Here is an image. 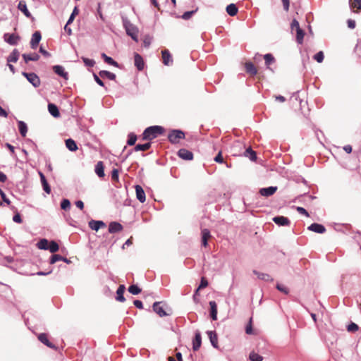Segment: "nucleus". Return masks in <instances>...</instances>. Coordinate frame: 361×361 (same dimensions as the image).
Returning <instances> with one entry per match:
<instances>
[{"instance_id":"f257e3e1","label":"nucleus","mask_w":361,"mask_h":361,"mask_svg":"<svg viewBox=\"0 0 361 361\" xmlns=\"http://www.w3.org/2000/svg\"><path fill=\"white\" fill-rule=\"evenodd\" d=\"M152 307L159 316H169L173 313L172 308L164 301L155 302Z\"/></svg>"},{"instance_id":"f03ea898","label":"nucleus","mask_w":361,"mask_h":361,"mask_svg":"<svg viewBox=\"0 0 361 361\" xmlns=\"http://www.w3.org/2000/svg\"><path fill=\"white\" fill-rule=\"evenodd\" d=\"M164 133V128L159 126L147 128L142 134L143 140H152Z\"/></svg>"},{"instance_id":"7ed1b4c3","label":"nucleus","mask_w":361,"mask_h":361,"mask_svg":"<svg viewBox=\"0 0 361 361\" xmlns=\"http://www.w3.org/2000/svg\"><path fill=\"white\" fill-rule=\"evenodd\" d=\"M184 138L185 133L180 130H172L168 135V139L172 144H177Z\"/></svg>"},{"instance_id":"20e7f679","label":"nucleus","mask_w":361,"mask_h":361,"mask_svg":"<svg viewBox=\"0 0 361 361\" xmlns=\"http://www.w3.org/2000/svg\"><path fill=\"white\" fill-rule=\"evenodd\" d=\"M23 75L34 87H37L40 85V79L35 73L23 72Z\"/></svg>"},{"instance_id":"39448f33","label":"nucleus","mask_w":361,"mask_h":361,"mask_svg":"<svg viewBox=\"0 0 361 361\" xmlns=\"http://www.w3.org/2000/svg\"><path fill=\"white\" fill-rule=\"evenodd\" d=\"M125 27L126 30V33L128 35L130 36L132 39L135 41H137V29L130 23L125 24Z\"/></svg>"},{"instance_id":"423d86ee","label":"nucleus","mask_w":361,"mask_h":361,"mask_svg":"<svg viewBox=\"0 0 361 361\" xmlns=\"http://www.w3.org/2000/svg\"><path fill=\"white\" fill-rule=\"evenodd\" d=\"M162 61L165 66H170L173 63V59L169 51L164 49L161 51Z\"/></svg>"},{"instance_id":"0eeeda50","label":"nucleus","mask_w":361,"mask_h":361,"mask_svg":"<svg viewBox=\"0 0 361 361\" xmlns=\"http://www.w3.org/2000/svg\"><path fill=\"white\" fill-rule=\"evenodd\" d=\"M38 339L41 343H42L43 344H44L45 345H47V347H49L51 349L56 350L57 348L54 344H53L52 343H51L49 341V339L47 338V335L46 334H44V333L39 334L38 336Z\"/></svg>"},{"instance_id":"6e6552de","label":"nucleus","mask_w":361,"mask_h":361,"mask_svg":"<svg viewBox=\"0 0 361 361\" xmlns=\"http://www.w3.org/2000/svg\"><path fill=\"white\" fill-rule=\"evenodd\" d=\"M4 40L11 45H15L18 43L20 37L15 34L6 33L4 35Z\"/></svg>"},{"instance_id":"1a4fd4ad","label":"nucleus","mask_w":361,"mask_h":361,"mask_svg":"<svg viewBox=\"0 0 361 361\" xmlns=\"http://www.w3.org/2000/svg\"><path fill=\"white\" fill-rule=\"evenodd\" d=\"M277 191V187L271 186L269 188H264L259 190V194L262 196L269 197L273 195Z\"/></svg>"},{"instance_id":"9d476101","label":"nucleus","mask_w":361,"mask_h":361,"mask_svg":"<svg viewBox=\"0 0 361 361\" xmlns=\"http://www.w3.org/2000/svg\"><path fill=\"white\" fill-rule=\"evenodd\" d=\"M42 36L39 31H36L33 33L30 41L31 48L35 49L41 40Z\"/></svg>"},{"instance_id":"9b49d317","label":"nucleus","mask_w":361,"mask_h":361,"mask_svg":"<svg viewBox=\"0 0 361 361\" xmlns=\"http://www.w3.org/2000/svg\"><path fill=\"white\" fill-rule=\"evenodd\" d=\"M202 337L200 332L197 331L195 334V337L192 340V349L194 351H197L201 346Z\"/></svg>"},{"instance_id":"f8f14e48","label":"nucleus","mask_w":361,"mask_h":361,"mask_svg":"<svg viewBox=\"0 0 361 361\" xmlns=\"http://www.w3.org/2000/svg\"><path fill=\"white\" fill-rule=\"evenodd\" d=\"M273 221L279 226H289L290 220L283 216H278L273 218Z\"/></svg>"},{"instance_id":"ddd939ff","label":"nucleus","mask_w":361,"mask_h":361,"mask_svg":"<svg viewBox=\"0 0 361 361\" xmlns=\"http://www.w3.org/2000/svg\"><path fill=\"white\" fill-rule=\"evenodd\" d=\"M245 71L250 76H255L257 74V68L252 62L245 63Z\"/></svg>"},{"instance_id":"4468645a","label":"nucleus","mask_w":361,"mask_h":361,"mask_svg":"<svg viewBox=\"0 0 361 361\" xmlns=\"http://www.w3.org/2000/svg\"><path fill=\"white\" fill-rule=\"evenodd\" d=\"M178 155L184 160H192L193 159L192 152L184 148L179 149Z\"/></svg>"},{"instance_id":"2eb2a0df","label":"nucleus","mask_w":361,"mask_h":361,"mask_svg":"<svg viewBox=\"0 0 361 361\" xmlns=\"http://www.w3.org/2000/svg\"><path fill=\"white\" fill-rule=\"evenodd\" d=\"M134 63L139 71H142L145 66V63L142 57L137 53L134 54Z\"/></svg>"},{"instance_id":"dca6fc26","label":"nucleus","mask_w":361,"mask_h":361,"mask_svg":"<svg viewBox=\"0 0 361 361\" xmlns=\"http://www.w3.org/2000/svg\"><path fill=\"white\" fill-rule=\"evenodd\" d=\"M135 192L137 199L142 203L145 202L146 200L145 193L140 185H135Z\"/></svg>"},{"instance_id":"f3484780","label":"nucleus","mask_w":361,"mask_h":361,"mask_svg":"<svg viewBox=\"0 0 361 361\" xmlns=\"http://www.w3.org/2000/svg\"><path fill=\"white\" fill-rule=\"evenodd\" d=\"M207 334L209 336V338L212 345L214 348H216V349L219 348L218 338H217V335H216V332L214 331H207Z\"/></svg>"},{"instance_id":"a211bd4d","label":"nucleus","mask_w":361,"mask_h":361,"mask_svg":"<svg viewBox=\"0 0 361 361\" xmlns=\"http://www.w3.org/2000/svg\"><path fill=\"white\" fill-rule=\"evenodd\" d=\"M308 229L311 231L317 233H324L326 231L325 227L322 225L317 223L312 224L309 227Z\"/></svg>"},{"instance_id":"6ab92c4d","label":"nucleus","mask_w":361,"mask_h":361,"mask_svg":"<svg viewBox=\"0 0 361 361\" xmlns=\"http://www.w3.org/2000/svg\"><path fill=\"white\" fill-rule=\"evenodd\" d=\"M123 230V226L116 221L111 222L109 226V232L111 233H117Z\"/></svg>"},{"instance_id":"aec40b11","label":"nucleus","mask_w":361,"mask_h":361,"mask_svg":"<svg viewBox=\"0 0 361 361\" xmlns=\"http://www.w3.org/2000/svg\"><path fill=\"white\" fill-rule=\"evenodd\" d=\"M210 231L207 228L202 230V245L204 247L208 245V240L211 238Z\"/></svg>"},{"instance_id":"412c9836","label":"nucleus","mask_w":361,"mask_h":361,"mask_svg":"<svg viewBox=\"0 0 361 361\" xmlns=\"http://www.w3.org/2000/svg\"><path fill=\"white\" fill-rule=\"evenodd\" d=\"M94 171L99 178L104 177V166L102 161H99L97 163Z\"/></svg>"},{"instance_id":"4be33fe9","label":"nucleus","mask_w":361,"mask_h":361,"mask_svg":"<svg viewBox=\"0 0 361 361\" xmlns=\"http://www.w3.org/2000/svg\"><path fill=\"white\" fill-rule=\"evenodd\" d=\"M89 226L92 230L98 231L101 228H104L106 224L102 221L92 220L89 222Z\"/></svg>"},{"instance_id":"5701e85b","label":"nucleus","mask_w":361,"mask_h":361,"mask_svg":"<svg viewBox=\"0 0 361 361\" xmlns=\"http://www.w3.org/2000/svg\"><path fill=\"white\" fill-rule=\"evenodd\" d=\"M18 8L20 11H22L26 17H27V18L32 17L30 12L28 11V9L27 8L26 3L25 1L21 0L19 1L18 5Z\"/></svg>"},{"instance_id":"b1692460","label":"nucleus","mask_w":361,"mask_h":361,"mask_svg":"<svg viewBox=\"0 0 361 361\" xmlns=\"http://www.w3.org/2000/svg\"><path fill=\"white\" fill-rule=\"evenodd\" d=\"M53 70L55 73L63 77L64 79H68V74L64 71L63 67L59 65L54 66Z\"/></svg>"},{"instance_id":"393cba45","label":"nucleus","mask_w":361,"mask_h":361,"mask_svg":"<svg viewBox=\"0 0 361 361\" xmlns=\"http://www.w3.org/2000/svg\"><path fill=\"white\" fill-rule=\"evenodd\" d=\"M39 177H40L41 183H42V185L43 186L44 190L47 194H50V192H51V188H50L49 183H47V179H46L44 175L43 174V173H42L40 171L39 172Z\"/></svg>"},{"instance_id":"a878e982","label":"nucleus","mask_w":361,"mask_h":361,"mask_svg":"<svg viewBox=\"0 0 361 361\" xmlns=\"http://www.w3.org/2000/svg\"><path fill=\"white\" fill-rule=\"evenodd\" d=\"M349 3L353 12L361 11V0H349Z\"/></svg>"},{"instance_id":"bb28decb","label":"nucleus","mask_w":361,"mask_h":361,"mask_svg":"<svg viewBox=\"0 0 361 361\" xmlns=\"http://www.w3.org/2000/svg\"><path fill=\"white\" fill-rule=\"evenodd\" d=\"M126 290L124 285H120L116 291V300L119 302H124L126 300L123 294Z\"/></svg>"},{"instance_id":"cd10ccee","label":"nucleus","mask_w":361,"mask_h":361,"mask_svg":"<svg viewBox=\"0 0 361 361\" xmlns=\"http://www.w3.org/2000/svg\"><path fill=\"white\" fill-rule=\"evenodd\" d=\"M48 110L51 115H52L55 118H58L60 116V112L59 111L56 105L52 103H49L48 104Z\"/></svg>"},{"instance_id":"c85d7f7f","label":"nucleus","mask_w":361,"mask_h":361,"mask_svg":"<svg viewBox=\"0 0 361 361\" xmlns=\"http://www.w3.org/2000/svg\"><path fill=\"white\" fill-rule=\"evenodd\" d=\"M226 11L231 16H235L238 13V8L234 4H231L226 6Z\"/></svg>"},{"instance_id":"c756f323","label":"nucleus","mask_w":361,"mask_h":361,"mask_svg":"<svg viewBox=\"0 0 361 361\" xmlns=\"http://www.w3.org/2000/svg\"><path fill=\"white\" fill-rule=\"evenodd\" d=\"M66 146L70 151L72 152H75L78 149V146L75 142L71 138L66 140Z\"/></svg>"},{"instance_id":"7c9ffc66","label":"nucleus","mask_w":361,"mask_h":361,"mask_svg":"<svg viewBox=\"0 0 361 361\" xmlns=\"http://www.w3.org/2000/svg\"><path fill=\"white\" fill-rule=\"evenodd\" d=\"M18 125L20 135L23 137H25L27 132V127L26 123L22 121H18Z\"/></svg>"},{"instance_id":"2f4dec72","label":"nucleus","mask_w":361,"mask_h":361,"mask_svg":"<svg viewBox=\"0 0 361 361\" xmlns=\"http://www.w3.org/2000/svg\"><path fill=\"white\" fill-rule=\"evenodd\" d=\"M101 78H107L109 80H114L116 79V75L107 71H101L99 73Z\"/></svg>"},{"instance_id":"473e14b6","label":"nucleus","mask_w":361,"mask_h":361,"mask_svg":"<svg viewBox=\"0 0 361 361\" xmlns=\"http://www.w3.org/2000/svg\"><path fill=\"white\" fill-rule=\"evenodd\" d=\"M23 57L25 60V61L27 63L30 61H37L39 59V56L36 54V53H33V54H23Z\"/></svg>"},{"instance_id":"72a5a7b5","label":"nucleus","mask_w":361,"mask_h":361,"mask_svg":"<svg viewBox=\"0 0 361 361\" xmlns=\"http://www.w3.org/2000/svg\"><path fill=\"white\" fill-rule=\"evenodd\" d=\"M18 57L19 52L16 49H14L7 59L8 63H16L18 61Z\"/></svg>"},{"instance_id":"f704fd0d","label":"nucleus","mask_w":361,"mask_h":361,"mask_svg":"<svg viewBox=\"0 0 361 361\" xmlns=\"http://www.w3.org/2000/svg\"><path fill=\"white\" fill-rule=\"evenodd\" d=\"M245 156L248 157L251 161H256L257 154L251 148H247L245 152Z\"/></svg>"},{"instance_id":"c9c22d12","label":"nucleus","mask_w":361,"mask_h":361,"mask_svg":"<svg viewBox=\"0 0 361 361\" xmlns=\"http://www.w3.org/2000/svg\"><path fill=\"white\" fill-rule=\"evenodd\" d=\"M264 59L265 61V65L267 66V68H270L269 66L275 62V59L271 54H267L264 56Z\"/></svg>"},{"instance_id":"e433bc0d","label":"nucleus","mask_w":361,"mask_h":361,"mask_svg":"<svg viewBox=\"0 0 361 361\" xmlns=\"http://www.w3.org/2000/svg\"><path fill=\"white\" fill-rule=\"evenodd\" d=\"M102 57L103 58V59L104 60V61L109 64V65H111V66H114L115 67H118V64L116 61H115L110 56H108L107 55H106L105 54H102Z\"/></svg>"},{"instance_id":"4c0bfd02","label":"nucleus","mask_w":361,"mask_h":361,"mask_svg":"<svg viewBox=\"0 0 361 361\" xmlns=\"http://www.w3.org/2000/svg\"><path fill=\"white\" fill-rule=\"evenodd\" d=\"M245 333L248 335L255 334V332L252 329V317H250L249 322L245 326Z\"/></svg>"},{"instance_id":"58836bf2","label":"nucleus","mask_w":361,"mask_h":361,"mask_svg":"<svg viewBox=\"0 0 361 361\" xmlns=\"http://www.w3.org/2000/svg\"><path fill=\"white\" fill-rule=\"evenodd\" d=\"M151 147V143L150 142H147V143H145V144H138L137 145L134 149L135 151H147Z\"/></svg>"},{"instance_id":"ea45409f","label":"nucleus","mask_w":361,"mask_h":361,"mask_svg":"<svg viewBox=\"0 0 361 361\" xmlns=\"http://www.w3.org/2000/svg\"><path fill=\"white\" fill-rule=\"evenodd\" d=\"M296 32V40L299 44H302L303 42L305 32L301 28L297 29Z\"/></svg>"},{"instance_id":"a19ab883","label":"nucleus","mask_w":361,"mask_h":361,"mask_svg":"<svg viewBox=\"0 0 361 361\" xmlns=\"http://www.w3.org/2000/svg\"><path fill=\"white\" fill-rule=\"evenodd\" d=\"M59 249V245L55 241H51L48 245V250L52 252H56Z\"/></svg>"},{"instance_id":"79ce46f5","label":"nucleus","mask_w":361,"mask_h":361,"mask_svg":"<svg viewBox=\"0 0 361 361\" xmlns=\"http://www.w3.org/2000/svg\"><path fill=\"white\" fill-rule=\"evenodd\" d=\"M210 306V315L209 316H216L217 314V305L214 301L209 302Z\"/></svg>"},{"instance_id":"37998d69","label":"nucleus","mask_w":361,"mask_h":361,"mask_svg":"<svg viewBox=\"0 0 361 361\" xmlns=\"http://www.w3.org/2000/svg\"><path fill=\"white\" fill-rule=\"evenodd\" d=\"M253 272L260 279H262V280H264V281H267L272 280L271 276L269 274H267L259 273V272H258L257 271H254Z\"/></svg>"},{"instance_id":"c03bdc74","label":"nucleus","mask_w":361,"mask_h":361,"mask_svg":"<svg viewBox=\"0 0 361 361\" xmlns=\"http://www.w3.org/2000/svg\"><path fill=\"white\" fill-rule=\"evenodd\" d=\"M49 241L47 239H42L37 243V247L41 250H48Z\"/></svg>"},{"instance_id":"a18cd8bd","label":"nucleus","mask_w":361,"mask_h":361,"mask_svg":"<svg viewBox=\"0 0 361 361\" xmlns=\"http://www.w3.org/2000/svg\"><path fill=\"white\" fill-rule=\"evenodd\" d=\"M128 291L133 295H137L141 293L142 290L137 285H131L128 288Z\"/></svg>"},{"instance_id":"49530a36","label":"nucleus","mask_w":361,"mask_h":361,"mask_svg":"<svg viewBox=\"0 0 361 361\" xmlns=\"http://www.w3.org/2000/svg\"><path fill=\"white\" fill-rule=\"evenodd\" d=\"M137 140V136L133 133H130L128 135V139L127 141V144L130 146L134 145L135 144V142Z\"/></svg>"},{"instance_id":"de8ad7c7","label":"nucleus","mask_w":361,"mask_h":361,"mask_svg":"<svg viewBox=\"0 0 361 361\" xmlns=\"http://www.w3.org/2000/svg\"><path fill=\"white\" fill-rule=\"evenodd\" d=\"M208 286V281L205 277H202L200 284L197 288V292H199L200 290L206 288Z\"/></svg>"},{"instance_id":"09e8293b","label":"nucleus","mask_w":361,"mask_h":361,"mask_svg":"<svg viewBox=\"0 0 361 361\" xmlns=\"http://www.w3.org/2000/svg\"><path fill=\"white\" fill-rule=\"evenodd\" d=\"M60 260L66 261V259H64L61 255H54L51 257L50 264H53L56 263L57 261H60Z\"/></svg>"},{"instance_id":"8fccbe9b","label":"nucleus","mask_w":361,"mask_h":361,"mask_svg":"<svg viewBox=\"0 0 361 361\" xmlns=\"http://www.w3.org/2000/svg\"><path fill=\"white\" fill-rule=\"evenodd\" d=\"M250 360L251 361H262V357L252 352L250 354Z\"/></svg>"},{"instance_id":"3c124183","label":"nucleus","mask_w":361,"mask_h":361,"mask_svg":"<svg viewBox=\"0 0 361 361\" xmlns=\"http://www.w3.org/2000/svg\"><path fill=\"white\" fill-rule=\"evenodd\" d=\"M314 59L315 61H317L318 63H322L323 61H324V53L323 51H319L318 53H317L314 56Z\"/></svg>"},{"instance_id":"603ef678","label":"nucleus","mask_w":361,"mask_h":361,"mask_svg":"<svg viewBox=\"0 0 361 361\" xmlns=\"http://www.w3.org/2000/svg\"><path fill=\"white\" fill-rule=\"evenodd\" d=\"M359 327L355 323L351 322L347 326V330L349 332H355L358 330Z\"/></svg>"},{"instance_id":"864d4df0","label":"nucleus","mask_w":361,"mask_h":361,"mask_svg":"<svg viewBox=\"0 0 361 361\" xmlns=\"http://www.w3.org/2000/svg\"><path fill=\"white\" fill-rule=\"evenodd\" d=\"M70 207H71V202L68 200L64 199L62 200V202L61 203V207L62 209L67 210L70 208Z\"/></svg>"},{"instance_id":"5fc2aeb1","label":"nucleus","mask_w":361,"mask_h":361,"mask_svg":"<svg viewBox=\"0 0 361 361\" xmlns=\"http://www.w3.org/2000/svg\"><path fill=\"white\" fill-rule=\"evenodd\" d=\"M82 61L83 62L85 63V64L87 66H89V67H92L94 66L95 62L94 60L92 59H89L87 58H85V57H82Z\"/></svg>"},{"instance_id":"6e6d98bb","label":"nucleus","mask_w":361,"mask_h":361,"mask_svg":"<svg viewBox=\"0 0 361 361\" xmlns=\"http://www.w3.org/2000/svg\"><path fill=\"white\" fill-rule=\"evenodd\" d=\"M118 170L114 169L111 171V179L113 181H118Z\"/></svg>"},{"instance_id":"4d7b16f0","label":"nucleus","mask_w":361,"mask_h":361,"mask_svg":"<svg viewBox=\"0 0 361 361\" xmlns=\"http://www.w3.org/2000/svg\"><path fill=\"white\" fill-rule=\"evenodd\" d=\"M276 288H277L279 291H281V292H282V293H284L285 294H288V289L286 286H284L283 285H282V284H279V283H278V284L276 285Z\"/></svg>"},{"instance_id":"13d9d810","label":"nucleus","mask_w":361,"mask_h":361,"mask_svg":"<svg viewBox=\"0 0 361 361\" xmlns=\"http://www.w3.org/2000/svg\"><path fill=\"white\" fill-rule=\"evenodd\" d=\"M195 12L196 11L185 12L182 16V18L184 20H188Z\"/></svg>"},{"instance_id":"bf43d9fd","label":"nucleus","mask_w":361,"mask_h":361,"mask_svg":"<svg viewBox=\"0 0 361 361\" xmlns=\"http://www.w3.org/2000/svg\"><path fill=\"white\" fill-rule=\"evenodd\" d=\"M214 161L218 163L224 162V159L222 157L221 151H219L218 154L214 157Z\"/></svg>"},{"instance_id":"052dcab7","label":"nucleus","mask_w":361,"mask_h":361,"mask_svg":"<svg viewBox=\"0 0 361 361\" xmlns=\"http://www.w3.org/2000/svg\"><path fill=\"white\" fill-rule=\"evenodd\" d=\"M296 209L300 214L305 215L306 216H309V213L305 208L301 207H298Z\"/></svg>"},{"instance_id":"680f3d73","label":"nucleus","mask_w":361,"mask_h":361,"mask_svg":"<svg viewBox=\"0 0 361 361\" xmlns=\"http://www.w3.org/2000/svg\"><path fill=\"white\" fill-rule=\"evenodd\" d=\"M355 51L361 58V41L357 44Z\"/></svg>"},{"instance_id":"e2e57ef3","label":"nucleus","mask_w":361,"mask_h":361,"mask_svg":"<svg viewBox=\"0 0 361 361\" xmlns=\"http://www.w3.org/2000/svg\"><path fill=\"white\" fill-rule=\"evenodd\" d=\"M0 195L3 201L6 202L7 204H10L11 201L8 198H6L5 193L3 192L1 189H0Z\"/></svg>"},{"instance_id":"0e129e2a","label":"nucleus","mask_w":361,"mask_h":361,"mask_svg":"<svg viewBox=\"0 0 361 361\" xmlns=\"http://www.w3.org/2000/svg\"><path fill=\"white\" fill-rule=\"evenodd\" d=\"M283 8L285 11H288L289 10V4L290 1L289 0H281Z\"/></svg>"},{"instance_id":"69168bd1","label":"nucleus","mask_w":361,"mask_h":361,"mask_svg":"<svg viewBox=\"0 0 361 361\" xmlns=\"http://www.w3.org/2000/svg\"><path fill=\"white\" fill-rule=\"evenodd\" d=\"M291 28L295 30L300 28L298 21L295 19H294L291 23Z\"/></svg>"},{"instance_id":"338daca9","label":"nucleus","mask_w":361,"mask_h":361,"mask_svg":"<svg viewBox=\"0 0 361 361\" xmlns=\"http://www.w3.org/2000/svg\"><path fill=\"white\" fill-rule=\"evenodd\" d=\"M13 221H15L16 223H18V224L22 223V219H21V216H20V215L19 214H15L13 216Z\"/></svg>"},{"instance_id":"774afa93","label":"nucleus","mask_w":361,"mask_h":361,"mask_svg":"<svg viewBox=\"0 0 361 361\" xmlns=\"http://www.w3.org/2000/svg\"><path fill=\"white\" fill-rule=\"evenodd\" d=\"M133 304L136 307L139 309H142L143 307L142 302L140 300H134Z\"/></svg>"}]
</instances>
